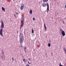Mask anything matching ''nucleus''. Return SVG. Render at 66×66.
Masks as SVG:
<instances>
[{
  "instance_id": "1",
  "label": "nucleus",
  "mask_w": 66,
  "mask_h": 66,
  "mask_svg": "<svg viewBox=\"0 0 66 66\" xmlns=\"http://www.w3.org/2000/svg\"><path fill=\"white\" fill-rule=\"evenodd\" d=\"M19 36L20 39V42L21 43V47H22V43H23V39H24L23 38H24V37L23 35V34H21V32L20 33V35H19Z\"/></svg>"
},
{
  "instance_id": "2",
  "label": "nucleus",
  "mask_w": 66,
  "mask_h": 66,
  "mask_svg": "<svg viewBox=\"0 0 66 66\" xmlns=\"http://www.w3.org/2000/svg\"><path fill=\"white\" fill-rule=\"evenodd\" d=\"M2 24H1V29H0V35L2 36L3 37V28H4V23L3 21L1 22Z\"/></svg>"
},
{
  "instance_id": "3",
  "label": "nucleus",
  "mask_w": 66,
  "mask_h": 66,
  "mask_svg": "<svg viewBox=\"0 0 66 66\" xmlns=\"http://www.w3.org/2000/svg\"><path fill=\"white\" fill-rule=\"evenodd\" d=\"M21 6L20 7V9L21 10H23V7H24V4L23 3H22L21 4Z\"/></svg>"
},
{
  "instance_id": "4",
  "label": "nucleus",
  "mask_w": 66,
  "mask_h": 66,
  "mask_svg": "<svg viewBox=\"0 0 66 66\" xmlns=\"http://www.w3.org/2000/svg\"><path fill=\"white\" fill-rule=\"evenodd\" d=\"M47 12H48V11H49V4L47 3Z\"/></svg>"
},
{
  "instance_id": "5",
  "label": "nucleus",
  "mask_w": 66,
  "mask_h": 66,
  "mask_svg": "<svg viewBox=\"0 0 66 66\" xmlns=\"http://www.w3.org/2000/svg\"><path fill=\"white\" fill-rule=\"evenodd\" d=\"M61 34L63 36H64L65 35V31L63 30H62L61 31Z\"/></svg>"
},
{
  "instance_id": "6",
  "label": "nucleus",
  "mask_w": 66,
  "mask_h": 66,
  "mask_svg": "<svg viewBox=\"0 0 66 66\" xmlns=\"http://www.w3.org/2000/svg\"><path fill=\"white\" fill-rule=\"evenodd\" d=\"M42 5L43 7H46V6H47V4L45 3H44L42 4Z\"/></svg>"
},
{
  "instance_id": "7",
  "label": "nucleus",
  "mask_w": 66,
  "mask_h": 66,
  "mask_svg": "<svg viewBox=\"0 0 66 66\" xmlns=\"http://www.w3.org/2000/svg\"><path fill=\"white\" fill-rule=\"evenodd\" d=\"M24 17H23L22 18V21H21L22 22H24Z\"/></svg>"
},
{
  "instance_id": "8",
  "label": "nucleus",
  "mask_w": 66,
  "mask_h": 66,
  "mask_svg": "<svg viewBox=\"0 0 66 66\" xmlns=\"http://www.w3.org/2000/svg\"><path fill=\"white\" fill-rule=\"evenodd\" d=\"M24 24V23L23 22L21 24L20 26V27L21 28H22V27H23V25Z\"/></svg>"
},
{
  "instance_id": "9",
  "label": "nucleus",
  "mask_w": 66,
  "mask_h": 66,
  "mask_svg": "<svg viewBox=\"0 0 66 66\" xmlns=\"http://www.w3.org/2000/svg\"><path fill=\"white\" fill-rule=\"evenodd\" d=\"M44 27L45 28V30H46L47 28H46V25H45V24H44Z\"/></svg>"
},
{
  "instance_id": "10",
  "label": "nucleus",
  "mask_w": 66,
  "mask_h": 66,
  "mask_svg": "<svg viewBox=\"0 0 66 66\" xmlns=\"http://www.w3.org/2000/svg\"><path fill=\"white\" fill-rule=\"evenodd\" d=\"M2 10L4 12H5V9L3 7H2Z\"/></svg>"
},
{
  "instance_id": "11",
  "label": "nucleus",
  "mask_w": 66,
  "mask_h": 66,
  "mask_svg": "<svg viewBox=\"0 0 66 66\" xmlns=\"http://www.w3.org/2000/svg\"><path fill=\"white\" fill-rule=\"evenodd\" d=\"M30 14H32V11L31 10L30 11Z\"/></svg>"
},
{
  "instance_id": "12",
  "label": "nucleus",
  "mask_w": 66,
  "mask_h": 66,
  "mask_svg": "<svg viewBox=\"0 0 66 66\" xmlns=\"http://www.w3.org/2000/svg\"><path fill=\"white\" fill-rule=\"evenodd\" d=\"M43 1L44 2H46L48 1V0H43Z\"/></svg>"
},
{
  "instance_id": "13",
  "label": "nucleus",
  "mask_w": 66,
  "mask_h": 66,
  "mask_svg": "<svg viewBox=\"0 0 66 66\" xmlns=\"http://www.w3.org/2000/svg\"><path fill=\"white\" fill-rule=\"evenodd\" d=\"M48 46L50 47V46H51V44H50V43H49L48 44Z\"/></svg>"
},
{
  "instance_id": "14",
  "label": "nucleus",
  "mask_w": 66,
  "mask_h": 66,
  "mask_svg": "<svg viewBox=\"0 0 66 66\" xmlns=\"http://www.w3.org/2000/svg\"><path fill=\"white\" fill-rule=\"evenodd\" d=\"M32 33H34V30H33V28L32 29Z\"/></svg>"
},
{
  "instance_id": "15",
  "label": "nucleus",
  "mask_w": 66,
  "mask_h": 66,
  "mask_svg": "<svg viewBox=\"0 0 66 66\" xmlns=\"http://www.w3.org/2000/svg\"><path fill=\"white\" fill-rule=\"evenodd\" d=\"M23 60L24 62H26V61L25 60V59H23Z\"/></svg>"
},
{
  "instance_id": "16",
  "label": "nucleus",
  "mask_w": 66,
  "mask_h": 66,
  "mask_svg": "<svg viewBox=\"0 0 66 66\" xmlns=\"http://www.w3.org/2000/svg\"><path fill=\"white\" fill-rule=\"evenodd\" d=\"M33 20H34V21H35V18H33Z\"/></svg>"
},
{
  "instance_id": "17",
  "label": "nucleus",
  "mask_w": 66,
  "mask_h": 66,
  "mask_svg": "<svg viewBox=\"0 0 66 66\" xmlns=\"http://www.w3.org/2000/svg\"><path fill=\"white\" fill-rule=\"evenodd\" d=\"M64 5H65V8H66V3H64Z\"/></svg>"
},
{
  "instance_id": "18",
  "label": "nucleus",
  "mask_w": 66,
  "mask_h": 66,
  "mask_svg": "<svg viewBox=\"0 0 66 66\" xmlns=\"http://www.w3.org/2000/svg\"><path fill=\"white\" fill-rule=\"evenodd\" d=\"M59 66H63V65L61 64V63H60L59 64Z\"/></svg>"
},
{
  "instance_id": "19",
  "label": "nucleus",
  "mask_w": 66,
  "mask_h": 66,
  "mask_svg": "<svg viewBox=\"0 0 66 66\" xmlns=\"http://www.w3.org/2000/svg\"><path fill=\"white\" fill-rule=\"evenodd\" d=\"M24 49H25V51H26V50H27V48H26V47H25Z\"/></svg>"
},
{
  "instance_id": "20",
  "label": "nucleus",
  "mask_w": 66,
  "mask_h": 66,
  "mask_svg": "<svg viewBox=\"0 0 66 66\" xmlns=\"http://www.w3.org/2000/svg\"><path fill=\"white\" fill-rule=\"evenodd\" d=\"M28 63L29 64H31V62H30L29 61V62H28Z\"/></svg>"
},
{
  "instance_id": "21",
  "label": "nucleus",
  "mask_w": 66,
  "mask_h": 66,
  "mask_svg": "<svg viewBox=\"0 0 66 66\" xmlns=\"http://www.w3.org/2000/svg\"><path fill=\"white\" fill-rule=\"evenodd\" d=\"M63 49L64 50V51H65V50H66V48H63Z\"/></svg>"
},
{
  "instance_id": "22",
  "label": "nucleus",
  "mask_w": 66,
  "mask_h": 66,
  "mask_svg": "<svg viewBox=\"0 0 66 66\" xmlns=\"http://www.w3.org/2000/svg\"><path fill=\"white\" fill-rule=\"evenodd\" d=\"M60 30L61 31H63V30H62V28H60Z\"/></svg>"
},
{
  "instance_id": "23",
  "label": "nucleus",
  "mask_w": 66,
  "mask_h": 66,
  "mask_svg": "<svg viewBox=\"0 0 66 66\" xmlns=\"http://www.w3.org/2000/svg\"><path fill=\"white\" fill-rule=\"evenodd\" d=\"M26 66H30L29 65V64H27L26 65Z\"/></svg>"
},
{
  "instance_id": "24",
  "label": "nucleus",
  "mask_w": 66,
  "mask_h": 66,
  "mask_svg": "<svg viewBox=\"0 0 66 66\" xmlns=\"http://www.w3.org/2000/svg\"><path fill=\"white\" fill-rule=\"evenodd\" d=\"M28 59H29V61H30V62H31V59H30V58H29Z\"/></svg>"
},
{
  "instance_id": "25",
  "label": "nucleus",
  "mask_w": 66,
  "mask_h": 66,
  "mask_svg": "<svg viewBox=\"0 0 66 66\" xmlns=\"http://www.w3.org/2000/svg\"><path fill=\"white\" fill-rule=\"evenodd\" d=\"M2 54H4V52L3 51H2Z\"/></svg>"
},
{
  "instance_id": "26",
  "label": "nucleus",
  "mask_w": 66,
  "mask_h": 66,
  "mask_svg": "<svg viewBox=\"0 0 66 66\" xmlns=\"http://www.w3.org/2000/svg\"><path fill=\"white\" fill-rule=\"evenodd\" d=\"M15 14H16V15H17V14H18V13L16 12V13H15Z\"/></svg>"
},
{
  "instance_id": "27",
  "label": "nucleus",
  "mask_w": 66,
  "mask_h": 66,
  "mask_svg": "<svg viewBox=\"0 0 66 66\" xmlns=\"http://www.w3.org/2000/svg\"><path fill=\"white\" fill-rule=\"evenodd\" d=\"M14 17H16V15H15V14L14 15Z\"/></svg>"
},
{
  "instance_id": "28",
  "label": "nucleus",
  "mask_w": 66,
  "mask_h": 66,
  "mask_svg": "<svg viewBox=\"0 0 66 66\" xmlns=\"http://www.w3.org/2000/svg\"><path fill=\"white\" fill-rule=\"evenodd\" d=\"M12 61H14V59H12Z\"/></svg>"
},
{
  "instance_id": "29",
  "label": "nucleus",
  "mask_w": 66,
  "mask_h": 66,
  "mask_svg": "<svg viewBox=\"0 0 66 66\" xmlns=\"http://www.w3.org/2000/svg\"><path fill=\"white\" fill-rule=\"evenodd\" d=\"M12 59H14V58H13V57H12Z\"/></svg>"
},
{
  "instance_id": "30",
  "label": "nucleus",
  "mask_w": 66,
  "mask_h": 66,
  "mask_svg": "<svg viewBox=\"0 0 66 66\" xmlns=\"http://www.w3.org/2000/svg\"><path fill=\"white\" fill-rule=\"evenodd\" d=\"M1 15H0V18H1Z\"/></svg>"
},
{
  "instance_id": "31",
  "label": "nucleus",
  "mask_w": 66,
  "mask_h": 66,
  "mask_svg": "<svg viewBox=\"0 0 66 66\" xmlns=\"http://www.w3.org/2000/svg\"><path fill=\"white\" fill-rule=\"evenodd\" d=\"M21 27H20V29H21Z\"/></svg>"
},
{
  "instance_id": "32",
  "label": "nucleus",
  "mask_w": 66,
  "mask_h": 66,
  "mask_svg": "<svg viewBox=\"0 0 66 66\" xmlns=\"http://www.w3.org/2000/svg\"><path fill=\"white\" fill-rule=\"evenodd\" d=\"M13 0V1H14V0Z\"/></svg>"
}]
</instances>
